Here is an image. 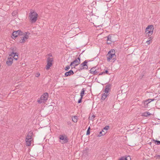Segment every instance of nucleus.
Wrapping results in <instances>:
<instances>
[{"mask_svg": "<svg viewBox=\"0 0 160 160\" xmlns=\"http://www.w3.org/2000/svg\"><path fill=\"white\" fill-rule=\"evenodd\" d=\"M17 13L16 12L14 11L12 13V15L13 16H14L15 15L16 13Z\"/></svg>", "mask_w": 160, "mask_h": 160, "instance_id": "obj_34", "label": "nucleus"}, {"mask_svg": "<svg viewBox=\"0 0 160 160\" xmlns=\"http://www.w3.org/2000/svg\"><path fill=\"white\" fill-rule=\"evenodd\" d=\"M154 100V99H149L147 100H146V101H147V102H148V103H150V102H151L152 101H153Z\"/></svg>", "mask_w": 160, "mask_h": 160, "instance_id": "obj_29", "label": "nucleus"}, {"mask_svg": "<svg viewBox=\"0 0 160 160\" xmlns=\"http://www.w3.org/2000/svg\"><path fill=\"white\" fill-rule=\"evenodd\" d=\"M153 141L154 142V143L157 144V145H160V141H158V140H153Z\"/></svg>", "mask_w": 160, "mask_h": 160, "instance_id": "obj_27", "label": "nucleus"}, {"mask_svg": "<svg viewBox=\"0 0 160 160\" xmlns=\"http://www.w3.org/2000/svg\"><path fill=\"white\" fill-rule=\"evenodd\" d=\"M104 72H105V73H106V74H108V71L107 70L104 71Z\"/></svg>", "mask_w": 160, "mask_h": 160, "instance_id": "obj_38", "label": "nucleus"}, {"mask_svg": "<svg viewBox=\"0 0 160 160\" xmlns=\"http://www.w3.org/2000/svg\"><path fill=\"white\" fill-rule=\"evenodd\" d=\"M70 66H67L66 67V68H65V70L66 71L68 70L70 68Z\"/></svg>", "mask_w": 160, "mask_h": 160, "instance_id": "obj_30", "label": "nucleus"}, {"mask_svg": "<svg viewBox=\"0 0 160 160\" xmlns=\"http://www.w3.org/2000/svg\"><path fill=\"white\" fill-rule=\"evenodd\" d=\"M72 121L74 122H77L78 121V117L77 116H74L72 118Z\"/></svg>", "mask_w": 160, "mask_h": 160, "instance_id": "obj_23", "label": "nucleus"}, {"mask_svg": "<svg viewBox=\"0 0 160 160\" xmlns=\"http://www.w3.org/2000/svg\"><path fill=\"white\" fill-rule=\"evenodd\" d=\"M105 88L104 90V92L105 93L108 94L109 92L110 88V86L109 85H106L105 86Z\"/></svg>", "mask_w": 160, "mask_h": 160, "instance_id": "obj_14", "label": "nucleus"}, {"mask_svg": "<svg viewBox=\"0 0 160 160\" xmlns=\"http://www.w3.org/2000/svg\"><path fill=\"white\" fill-rule=\"evenodd\" d=\"M30 34V33L28 32H25V34L23 32V36L22 37H21V39L20 40L19 42L21 43L24 42L28 38V35Z\"/></svg>", "mask_w": 160, "mask_h": 160, "instance_id": "obj_5", "label": "nucleus"}, {"mask_svg": "<svg viewBox=\"0 0 160 160\" xmlns=\"http://www.w3.org/2000/svg\"><path fill=\"white\" fill-rule=\"evenodd\" d=\"M96 68V67H95L92 68L90 70V72L93 74H97L98 73V72L97 71Z\"/></svg>", "mask_w": 160, "mask_h": 160, "instance_id": "obj_11", "label": "nucleus"}, {"mask_svg": "<svg viewBox=\"0 0 160 160\" xmlns=\"http://www.w3.org/2000/svg\"><path fill=\"white\" fill-rule=\"evenodd\" d=\"M40 75V74L39 73H37V75H38V76H37V77H38Z\"/></svg>", "mask_w": 160, "mask_h": 160, "instance_id": "obj_42", "label": "nucleus"}, {"mask_svg": "<svg viewBox=\"0 0 160 160\" xmlns=\"http://www.w3.org/2000/svg\"><path fill=\"white\" fill-rule=\"evenodd\" d=\"M151 115V114L148 112H144L142 114V116H144L145 117H147L148 116H149Z\"/></svg>", "mask_w": 160, "mask_h": 160, "instance_id": "obj_16", "label": "nucleus"}, {"mask_svg": "<svg viewBox=\"0 0 160 160\" xmlns=\"http://www.w3.org/2000/svg\"><path fill=\"white\" fill-rule=\"evenodd\" d=\"M13 62V59L12 58H8L7 62L6 64L8 66H11L12 63Z\"/></svg>", "mask_w": 160, "mask_h": 160, "instance_id": "obj_12", "label": "nucleus"}, {"mask_svg": "<svg viewBox=\"0 0 160 160\" xmlns=\"http://www.w3.org/2000/svg\"><path fill=\"white\" fill-rule=\"evenodd\" d=\"M80 63V58L79 57L78 58L75 59L73 62L71 63L70 66H73L75 67L77 66Z\"/></svg>", "mask_w": 160, "mask_h": 160, "instance_id": "obj_8", "label": "nucleus"}, {"mask_svg": "<svg viewBox=\"0 0 160 160\" xmlns=\"http://www.w3.org/2000/svg\"><path fill=\"white\" fill-rule=\"evenodd\" d=\"M108 94L106 93H104L102 95V96L101 97V99L102 100H105V98L108 96Z\"/></svg>", "mask_w": 160, "mask_h": 160, "instance_id": "obj_18", "label": "nucleus"}, {"mask_svg": "<svg viewBox=\"0 0 160 160\" xmlns=\"http://www.w3.org/2000/svg\"><path fill=\"white\" fill-rule=\"evenodd\" d=\"M111 0H106V2H108L110 1Z\"/></svg>", "mask_w": 160, "mask_h": 160, "instance_id": "obj_43", "label": "nucleus"}, {"mask_svg": "<svg viewBox=\"0 0 160 160\" xmlns=\"http://www.w3.org/2000/svg\"><path fill=\"white\" fill-rule=\"evenodd\" d=\"M31 139H29L28 140L27 139H26V145L28 146H30L31 144V141H32Z\"/></svg>", "mask_w": 160, "mask_h": 160, "instance_id": "obj_19", "label": "nucleus"}, {"mask_svg": "<svg viewBox=\"0 0 160 160\" xmlns=\"http://www.w3.org/2000/svg\"><path fill=\"white\" fill-rule=\"evenodd\" d=\"M38 14L35 12H30L29 13V18L32 23L36 22L37 20Z\"/></svg>", "mask_w": 160, "mask_h": 160, "instance_id": "obj_2", "label": "nucleus"}, {"mask_svg": "<svg viewBox=\"0 0 160 160\" xmlns=\"http://www.w3.org/2000/svg\"><path fill=\"white\" fill-rule=\"evenodd\" d=\"M88 150V149L87 148H86V150H85V151H84V152L86 151V150Z\"/></svg>", "mask_w": 160, "mask_h": 160, "instance_id": "obj_45", "label": "nucleus"}, {"mask_svg": "<svg viewBox=\"0 0 160 160\" xmlns=\"http://www.w3.org/2000/svg\"><path fill=\"white\" fill-rule=\"evenodd\" d=\"M33 135V132H29L26 137V139L28 140L29 139H32V136Z\"/></svg>", "mask_w": 160, "mask_h": 160, "instance_id": "obj_13", "label": "nucleus"}, {"mask_svg": "<svg viewBox=\"0 0 160 160\" xmlns=\"http://www.w3.org/2000/svg\"><path fill=\"white\" fill-rule=\"evenodd\" d=\"M125 157H122L121 158L118 160H125Z\"/></svg>", "mask_w": 160, "mask_h": 160, "instance_id": "obj_33", "label": "nucleus"}, {"mask_svg": "<svg viewBox=\"0 0 160 160\" xmlns=\"http://www.w3.org/2000/svg\"><path fill=\"white\" fill-rule=\"evenodd\" d=\"M88 62L87 60H85L83 62L80 64V66H82L83 67H88L87 65Z\"/></svg>", "mask_w": 160, "mask_h": 160, "instance_id": "obj_17", "label": "nucleus"}, {"mask_svg": "<svg viewBox=\"0 0 160 160\" xmlns=\"http://www.w3.org/2000/svg\"><path fill=\"white\" fill-rule=\"evenodd\" d=\"M18 53L14 52L13 49L12 52L9 54V56L12 57L15 59L17 60L18 58Z\"/></svg>", "mask_w": 160, "mask_h": 160, "instance_id": "obj_10", "label": "nucleus"}, {"mask_svg": "<svg viewBox=\"0 0 160 160\" xmlns=\"http://www.w3.org/2000/svg\"><path fill=\"white\" fill-rule=\"evenodd\" d=\"M105 72H104V71H103L101 73H100L99 74V75H102L104 74H105Z\"/></svg>", "mask_w": 160, "mask_h": 160, "instance_id": "obj_36", "label": "nucleus"}, {"mask_svg": "<svg viewBox=\"0 0 160 160\" xmlns=\"http://www.w3.org/2000/svg\"><path fill=\"white\" fill-rule=\"evenodd\" d=\"M88 67H83L82 66H80V65L79 66V69L78 70L79 71H81L82 69H88Z\"/></svg>", "mask_w": 160, "mask_h": 160, "instance_id": "obj_21", "label": "nucleus"}, {"mask_svg": "<svg viewBox=\"0 0 160 160\" xmlns=\"http://www.w3.org/2000/svg\"><path fill=\"white\" fill-rule=\"evenodd\" d=\"M48 55L49 56H50V57H52V55L51 54H48Z\"/></svg>", "mask_w": 160, "mask_h": 160, "instance_id": "obj_44", "label": "nucleus"}, {"mask_svg": "<svg viewBox=\"0 0 160 160\" xmlns=\"http://www.w3.org/2000/svg\"><path fill=\"white\" fill-rule=\"evenodd\" d=\"M154 29L153 26L152 25H149L148 26L146 29V32L148 34V36L151 35L153 32Z\"/></svg>", "mask_w": 160, "mask_h": 160, "instance_id": "obj_4", "label": "nucleus"}, {"mask_svg": "<svg viewBox=\"0 0 160 160\" xmlns=\"http://www.w3.org/2000/svg\"><path fill=\"white\" fill-rule=\"evenodd\" d=\"M125 160H131V158L130 156H128L127 157H125Z\"/></svg>", "mask_w": 160, "mask_h": 160, "instance_id": "obj_28", "label": "nucleus"}, {"mask_svg": "<svg viewBox=\"0 0 160 160\" xmlns=\"http://www.w3.org/2000/svg\"><path fill=\"white\" fill-rule=\"evenodd\" d=\"M67 123L69 125L71 124V122H68Z\"/></svg>", "mask_w": 160, "mask_h": 160, "instance_id": "obj_40", "label": "nucleus"}, {"mask_svg": "<svg viewBox=\"0 0 160 160\" xmlns=\"http://www.w3.org/2000/svg\"><path fill=\"white\" fill-rule=\"evenodd\" d=\"M85 92V89L84 88H83L82 89V90L81 91V93H80V96L82 98V97L83 96V95L84 94Z\"/></svg>", "mask_w": 160, "mask_h": 160, "instance_id": "obj_22", "label": "nucleus"}, {"mask_svg": "<svg viewBox=\"0 0 160 160\" xmlns=\"http://www.w3.org/2000/svg\"><path fill=\"white\" fill-rule=\"evenodd\" d=\"M111 37H112L110 35H109L107 37V41H111V40H112Z\"/></svg>", "mask_w": 160, "mask_h": 160, "instance_id": "obj_26", "label": "nucleus"}, {"mask_svg": "<svg viewBox=\"0 0 160 160\" xmlns=\"http://www.w3.org/2000/svg\"><path fill=\"white\" fill-rule=\"evenodd\" d=\"M73 74L74 72L73 71L70 70L69 71L66 72L65 73V76L66 77L71 75H73Z\"/></svg>", "mask_w": 160, "mask_h": 160, "instance_id": "obj_15", "label": "nucleus"}, {"mask_svg": "<svg viewBox=\"0 0 160 160\" xmlns=\"http://www.w3.org/2000/svg\"><path fill=\"white\" fill-rule=\"evenodd\" d=\"M142 103L144 105V107H146V105H148V102H147V101H146V100L145 101H143L142 102Z\"/></svg>", "mask_w": 160, "mask_h": 160, "instance_id": "obj_25", "label": "nucleus"}, {"mask_svg": "<svg viewBox=\"0 0 160 160\" xmlns=\"http://www.w3.org/2000/svg\"><path fill=\"white\" fill-rule=\"evenodd\" d=\"M107 61L108 62L112 59L114 61L116 60V55L115 54V51L114 50H111L108 53L107 55Z\"/></svg>", "mask_w": 160, "mask_h": 160, "instance_id": "obj_1", "label": "nucleus"}, {"mask_svg": "<svg viewBox=\"0 0 160 160\" xmlns=\"http://www.w3.org/2000/svg\"><path fill=\"white\" fill-rule=\"evenodd\" d=\"M109 126H106L103 129V130H107L109 129Z\"/></svg>", "mask_w": 160, "mask_h": 160, "instance_id": "obj_31", "label": "nucleus"}, {"mask_svg": "<svg viewBox=\"0 0 160 160\" xmlns=\"http://www.w3.org/2000/svg\"><path fill=\"white\" fill-rule=\"evenodd\" d=\"M106 132H105L103 130H102L100 132L98 136L99 137H100L101 136L105 135Z\"/></svg>", "mask_w": 160, "mask_h": 160, "instance_id": "obj_20", "label": "nucleus"}, {"mask_svg": "<svg viewBox=\"0 0 160 160\" xmlns=\"http://www.w3.org/2000/svg\"><path fill=\"white\" fill-rule=\"evenodd\" d=\"M156 158L157 159H160V155H157L156 156Z\"/></svg>", "mask_w": 160, "mask_h": 160, "instance_id": "obj_37", "label": "nucleus"}, {"mask_svg": "<svg viewBox=\"0 0 160 160\" xmlns=\"http://www.w3.org/2000/svg\"><path fill=\"white\" fill-rule=\"evenodd\" d=\"M95 117V116L93 115L92 116L91 118H92V119H93Z\"/></svg>", "mask_w": 160, "mask_h": 160, "instance_id": "obj_39", "label": "nucleus"}, {"mask_svg": "<svg viewBox=\"0 0 160 160\" xmlns=\"http://www.w3.org/2000/svg\"><path fill=\"white\" fill-rule=\"evenodd\" d=\"M82 98L81 97L80 98V99H79L78 101V103H80L82 101Z\"/></svg>", "mask_w": 160, "mask_h": 160, "instance_id": "obj_32", "label": "nucleus"}, {"mask_svg": "<svg viewBox=\"0 0 160 160\" xmlns=\"http://www.w3.org/2000/svg\"><path fill=\"white\" fill-rule=\"evenodd\" d=\"M90 132L89 131L87 130L86 135H88L90 134Z\"/></svg>", "mask_w": 160, "mask_h": 160, "instance_id": "obj_35", "label": "nucleus"}, {"mask_svg": "<svg viewBox=\"0 0 160 160\" xmlns=\"http://www.w3.org/2000/svg\"><path fill=\"white\" fill-rule=\"evenodd\" d=\"M90 127H89L88 128V129L87 130H88V131H90Z\"/></svg>", "mask_w": 160, "mask_h": 160, "instance_id": "obj_41", "label": "nucleus"}, {"mask_svg": "<svg viewBox=\"0 0 160 160\" xmlns=\"http://www.w3.org/2000/svg\"><path fill=\"white\" fill-rule=\"evenodd\" d=\"M48 93L47 92H45L41 96L40 99H38L37 102L40 104L48 100Z\"/></svg>", "mask_w": 160, "mask_h": 160, "instance_id": "obj_3", "label": "nucleus"}, {"mask_svg": "<svg viewBox=\"0 0 160 160\" xmlns=\"http://www.w3.org/2000/svg\"><path fill=\"white\" fill-rule=\"evenodd\" d=\"M59 139L60 140H62V143H65L68 142V139L67 136L65 135H60L59 137Z\"/></svg>", "mask_w": 160, "mask_h": 160, "instance_id": "obj_9", "label": "nucleus"}, {"mask_svg": "<svg viewBox=\"0 0 160 160\" xmlns=\"http://www.w3.org/2000/svg\"><path fill=\"white\" fill-rule=\"evenodd\" d=\"M152 39V38L151 37H150V38H148V40L147 41H146V43L148 44H149L151 42V40Z\"/></svg>", "mask_w": 160, "mask_h": 160, "instance_id": "obj_24", "label": "nucleus"}, {"mask_svg": "<svg viewBox=\"0 0 160 160\" xmlns=\"http://www.w3.org/2000/svg\"><path fill=\"white\" fill-rule=\"evenodd\" d=\"M53 61V59L52 58L50 57L48 58L47 59V63L46 65V69L47 70L49 69L50 67L52 65V62Z\"/></svg>", "mask_w": 160, "mask_h": 160, "instance_id": "obj_7", "label": "nucleus"}, {"mask_svg": "<svg viewBox=\"0 0 160 160\" xmlns=\"http://www.w3.org/2000/svg\"><path fill=\"white\" fill-rule=\"evenodd\" d=\"M23 32L21 30H19L17 31L13 32L12 34V38L13 39L16 38L18 36H22Z\"/></svg>", "mask_w": 160, "mask_h": 160, "instance_id": "obj_6", "label": "nucleus"}]
</instances>
